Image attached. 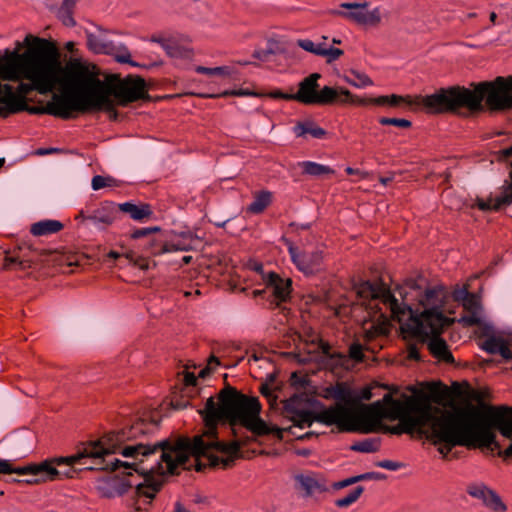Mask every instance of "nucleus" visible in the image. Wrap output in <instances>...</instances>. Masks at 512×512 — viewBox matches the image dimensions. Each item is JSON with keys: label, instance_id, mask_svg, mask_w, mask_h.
Listing matches in <instances>:
<instances>
[{"label": "nucleus", "instance_id": "1", "mask_svg": "<svg viewBox=\"0 0 512 512\" xmlns=\"http://www.w3.org/2000/svg\"><path fill=\"white\" fill-rule=\"evenodd\" d=\"M261 409L258 398L244 395L233 387H225L219 392L218 402L209 397L199 411L205 425V443L218 442L226 448H239V443L227 445L218 440L220 422H227L231 427L240 425L256 438L282 439L284 434H288L302 439L314 435V431L300 434L314 422L335 426L339 431L370 433L382 429L383 420H398L390 430L394 434H430L450 445L479 448L492 445L498 431V407L489 406L483 412L473 414L441 412L423 393L404 394L401 399L386 394L382 400L369 405L344 400L317 413L296 411L291 415L293 424L282 429L266 423L260 417Z\"/></svg>", "mask_w": 512, "mask_h": 512}, {"label": "nucleus", "instance_id": "2", "mask_svg": "<svg viewBox=\"0 0 512 512\" xmlns=\"http://www.w3.org/2000/svg\"><path fill=\"white\" fill-rule=\"evenodd\" d=\"M23 44L26 47L24 52H20V42L15 48L19 55L26 54L31 48L35 51L29 60L19 65L17 78L3 79L18 82L16 88L0 82L1 116L28 109L26 96L32 91L47 94L57 86L61 93L53 94L46 111L64 119L70 118L73 112L113 110L111 96L122 105L147 96L146 83L141 77L128 76L107 86L98 78L96 66L79 57H71L63 68L59 50L50 40L27 35Z\"/></svg>", "mask_w": 512, "mask_h": 512}, {"label": "nucleus", "instance_id": "3", "mask_svg": "<svg viewBox=\"0 0 512 512\" xmlns=\"http://www.w3.org/2000/svg\"><path fill=\"white\" fill-rule=\"evenodd\" d=\"M256 450H122V477L109 476L98 488L106 497L133 491L137 509L150 504L161 490L166 475L180 469L203 471L206 467L228 469L239 459H252Z\"/></svg>", "mask_w": 512, "mask_h": 512}, {"label": "nucleus", "instance_id": "4", "mask_svg": "<svg viewBox=\"0 0 512 512\" xmlns=\"http://www.w3.org/2000/svg\"><path fill=\"white\" fill-rule=\"evenodd\" d=\"M493 110L512 108V76L497 77L491 82H481L473 90L464 87H451L438 92L418 97L415 101L410 96L389 95L369 98L373 105L397 107L402 104H421L431 112L456 111L466 107L471 111L482 109V101Z\"/></svg>", "mask_w": 512, "mask_h": 512}, {"label": "nucleus", "instance_id": "5", "mask_svg": "<svg viewBox=\"0 0 512 512\" xmlns=\"http://www.w3.org/2000/svg\"><path fill=\"white\" fill-rule=\"evenodd\" d=\"M447 293L442 287L428 289L420 299L421 313L411 310V317L401 324V331L406 337H412L421 343L427 342L430 353L439 361L452 363L453 355L447 343L439 337L444 326L451 323L445 313L451 312L446 307Z\"/></svg>", "mask_w": 512, "mask_h": 512}, {"label": "nucleus", "instance_id": "6", "mask_svg": "<svg viewBox=\"0 0 512 512\" xmlns=\"http://www.w3.org/2000/svg\"><path fill=\"white\" fill-rule=\"evenodd\" d=\"M160 420L161 416L157 410L143 412L128 428L91 436L86 441L80 442V445L82 448H225L218 442L205 443L204 432L194 436L193 439L187 436H176L153 444L144 441L126 443V441L137 440L139 436L154 430Z\"/></svg>", "mask_w": 512, "mask_h": 512}, {"label": "nucleus", "instance_id": "7", "mask_svg": "<svg viewBox=\"0 0 512 512\" xmlns=\"http://www.w3.org/2000/svg\"><path fill=\"white\" fill-rule=\"evenodd\" d=\"M82 455L51 457L40 462H30L23 466H15L10 460L0 458V474H17L37 476L35 480H19L13 478L12 483L40 485L46 482L73 478V464L81 462Z\"/></svg>", "mask_w": 512, "mask_h": 512}, {"label": "nucleus", "instance_id": "8", "mask_svg": "<svg viewBox=\"0 0 512 512\" xmlns=\"http://www.w3.org/2000/svg\"><path fill=\"white\" fill-rule=\"evenodd\" d=\"M357 295L362 300H369V308L376 309L374 318L387 322L389 319L401 324L406 318L411 317L412 308L406 303H399L396 297L385 287L364 282L356 288Z\"/></svg>", "mask_w": 512, "mask_h": 512}, {"label": "nucleus", "instance_id": "9", "mask_svg": "<svg viewBox=\"0 0 512 512\" xmlns=\"http://www.w3.org/2000/svg\"><path fill=\"white\" fill-rule=\"evenodd\" d=\"M319 73H312L299 83L298 91L293 94L294 100L306 105H327L351 99L349 90L343 87L325 86L319 90Z\"/></svg>", "mask_w": 512, "mask_h": 512}, {"label": "nucleus", "instance_id": "10", "mask_svg": "<svg viewBox=\"0 0 512 512\" xmlns=\"http://www.w3.org/2000/svg\"><path fill=\"white\" fill-rule=\"evenodd\" d=\"M117 450H81L74 456L82 455L81 462L73 464V475L81 470H120V460L115 457Z\"/></svg>", "mask_w": 512, "mask_h": 512}, {"label": "nucleus", "instance_id": "11", "mask_svg": "<svg viewBox=\"0 0 512 512\" xmlns=\"http://www.w3.org/2000/svg\"><path fill=\"white\" fill-rule=\"evenodd\" d=\"M465 492L478 500L488 512H507L508 506L500 494L483 481H471L466 484Z\"/></svg>", "mask_w": 512, "mask_h": 512}, {"label": "nucleus", "instance_id": "12", "mask_svg": "<svg viewBox=\"0 0 512 512\" xmlns=\"http://www.w3.org/2000/svg\"><path fill=\"white\" fill-rule=\"evenodd\" d=\"M368 6L367 2L364 3H342L340 8L347 9L349 11L337 10L334 14L346 18L361 25H377L381 21V12L379 8L373 10H366Z\"/></svg>", "mask_w": 512, "mask_h": 512}, {"label": "nucleus", "instance_id": "13", "mask_svg": "<svg viewBox=\"0 0 512 512\" xmlns=\"http://www.w3.org/2000/svg\"><path fill=\"white\" fill-rule=\"evenodd\" d=\"M288 250L292 262L304 274L311 275L321 270L323 257L320 251H300L292 244H289Z\"/></svg>", "mask_w": 512, "mask_h": 512}, {"label": "nucleus", "instance_id": "14", "mask_svg": "<svg viewBox=\"0 0 512 512\" xmlns=\"http://www.w3.org/2000/svg\"><path fill=\"white\" fill-rule=\"evenodd\" d=\"M35 51L31 48L26 54L19 55V50L6 49L4 54L0 56V80L13 79L18 76V67L23 61L29 60L28 57Z\"/></svg>", "mask_w": 512, "mask_h": 512}, {"label": "nucleus", "instance_id": "15", "mask_svg": "<svg viewBox=\"0 0 512 512\" xmlns=\"http://www.w3.org/2000/svg\"><path fill=\"white\" fill-rule=\"evenodd\" d=\"M321 39L317 43L310 39H299L296 44L306 52L325 57L327 63H332L343 55V50L326 45L327 36H322Z\"/></svg>", "mask_w": 512, "mask_h": 512}, {"label": "nucleus", "instance_id": "16", "mask_svg": "<svg viewBox=\"0 0 512 512\" xmlns=\"http://www.w3.org/2000/svg\"><path fill=\"white\" fill-rule=\"evenodd\" d=\"M195 239L191 233H183L170 242L160 245L156 239L149 241L148 249L154 255L173 252V251H188L193 248Z\"/></svg>", "mask_w": 512, "mask_h": 512}, {"label": "nucleus", "instance_id": "17", "mask_svg": "<svg viewBox=\"0 0 512 512\" xmlns=\"http://www.w3.org/2000/svg\"><path fill=\"white\" fill-rule=\"evenodd\" d=\"M118 207L111 202H104L91 213L81 211L77 218L88 220L97 226H108L112 224L117 216Z\"/></svg>", "mask_w": 512, "mask_h": 512}, {"label": "nucleus", "instance_id": "18", "mask_svg": "<svg viewBox=\"0 0 512 512\" xmlns=\"http://www.w3.org/2000/svg\"><path fill=\"white\" fill-rule=\"evenodd\" d=\"M466 315L461 317L459 320L466 326L481 325L482 323V308L480 305L479 298L470 293V295L462 303Z\"/></svg>", "mask_w": 512, "mask_h": 512}, {"label": "nucleus", "instance_id": "19", "mask_svg": "<svg viewBox=\"0 0 512 512\" xmlns=\"http://www.w3.org/2000/svg\"><path fill=\"white\" fill-rule=\"evenodd\" d=\"M263 280L267 288L272 290V293L278 300L285 301L289 297L292 284L291 279H283L276 273L269 272L267 276H263Z\"/></svg>", "mask_w": 512, "mask_h": 512}, {"label": "nucleus", "instance_id": "20", "mask_svg": "<svg viewBox=\"0 0 512 512\" xmlns=\"http://www.w3.org/2000/svg\"><path fill=\"white\" fill-rule=\"evenodd\" d=\"M295 480L299 488L305 491L306 496H311L316 492H327L332 489L331 484L327 485L324 480L317 479L311 475H297Z\"/></svg>", "mask_w": 512, "mask_h": 512}, {"label": "nucleus", "instance_id": "21", "mask_svg": "<svg viewBox=\"0 0 512 512\" xmlns=\"http://www.w3.org/2000/svg\"><path fill=\"white\" fill-rule=\"evenodd\" d=\"M482 349L490 354H500L504 359L510 360L511 348L508 343L499 336H488L481 345Z\"/></svg>", "mask_w": 512, "mask_h": 512}, {"label": "nucleus", "instance_id": "22", "mask_svg": "<svg viewBox=\"0 0 512 512\" xmlns=\"http://www.w3.org/2000/svg\"><path fill=\"white\" fill-rule=\"evenodd\" d=\"M387 476L380 472H367L355 476H351L349 478L343 479L341 481L333 482L331 483L332 490H340L343 488H346L348 486H351L353 484L362 482V481H381L385 480Z\"/></svg>", "mask_w": 512, "mask_h": 512}, {"label": "nucleus", "instance_id": "23", "mask_svg": "<svg viewBox=\"0 0 512 512\" xmlns=\"http://www.w3.org/2000/svg\"><path fill=\"white\" fill-rule=\"evenodd\" d=\"M63 224L58 220L46 219L34 223L31 226V233L35 236H47L62 230Z\"/></svg>", "mask_w": 512, "mask_h": 512}, {"label": "nucleus", "instance_id": "24", "mask_svg": "<svg viewBox=\"0 0 512 512\" xmlns=\"http://www.w3.org/2000/svg\"><path fill=\"white\" fill-rule=\"evenodd\" d=\"M293 132L296 137L310 135L316 139H322L326 135V131L317 126L313 121L298 122L293 128Z\"/></svg>", "mask_w": 512, "mask_h": 512}, {"label": "nucleus", "instance_id": "25", "mask_svg": "<svg viewBox=\"0 0 512 512\" xmlns=\"http://www.w3.org/2000/svg\"><path fill=\"white\" fill-rule=\"evenodd\" d=\"M118 210L127 213L132 219L141 221L144 218L151 216L152 211L149 205L141 204L136 205L130 202L122 203L118 205Z\"/></svg>", "mask_w": 512, "mask_h": 512}, {"label": "nucleus", "instance_id": "26", "mask_svg": "<svg viewBox=\"0 0 512 512\" xmlns=\"http://www.w3.org/2000/svg\"><path fill=\"white\" fill-rule=\"evenodd\" d=\"M87 47L96 54H107L112 51V42L104 39L99 35L87 32Z\"/></svg>", "mask_w": 512, "mask_h": 512}, {"label": "nucleus", "instance_id": "27", "mask_svg": "<svg viewBox=\"0 0 512 512\" xmlns=\"http://www.w3.org/2000/svg\"><path fill=\"white\" fill-rule=\"evenodd\" d=\"M298 166L302 168L304 174L310 176H321L324 174H332L334 172L329 166L312 161L299 162Z\"/></svg>", "mask_w": 512, "mask_h": 512}, {"label": "nucleus", "instance_id": "28", "mask_svg": "<svg viewBox=\"0 0 512 512\" xmlns=\"http://www.w3.org/2000/svg\"><path fill=\"white\" fill-rule=\"evenodd\" d=\"M272 194L269 191H262L255 195L254 200L248 207V211L254 214H258L264 211V209L271 203Z\"/></svg>", "mask_w": 512, "mask_h": 512}, {"label": "nucleus", "instance_id": "29", "mask_svg": "<svg viewBox=\"0 0 512 512\" xmlns=\"http://www.w3.org/2000/svg\"><path fill=\"white\" fill-rule=\"evenodd\" d=\"M32 265L29 259L21 258L17 255L7 254L4 257L3 266L6 269H26Z\"/></svg>", "mask_w": 512, "mask_h": 512}, {"label": "nucleus", "instance_id": "30", "mask_svg": "<svg viewBox=\"0 0 512 512\" xmlns=\"http://www.w3.org/2000/svg\"><path fill=\"white\" fill-rule=\"evenodd\" d=\"M364 492L363 486H357L352 491H350L345 497L339 498L335 501V505L338 508H347L358 501L360 496Z\"/></svg>", "mask_w": 512, "mask_h": 512}, {"label": "nucleus", "instance_id": "31", "mask_svg": "<svg viewBox=\"0 0 512 512\" xmlns=\"http://www.w3.org/2000/svg\"><path fill=\"white\" fill-rule=\"evenodd\" d=\"M345 80L356 88H364L373 84V81L366 74L356 71H352L350 76H347Z\"/></svg>", "mask_w": 512, "mask_h": 512}, {"label": "nucleus", "instance_id": "32", "mask_svg": "<svg viewBox=\"0 0 512 512\" xmlns=\"http://www.w3.org/2000/svg\"><path fill=\"white\" fill-rule=\"evenodd\" d=\"M107 55H110L115 58V60L119 63H129L133 66H136V63L131 61V55L127 47L120 45L116 46L112 44V51L110 53H107Z\"/></svg>", "mask_w": 512, "mask_h": 512}, {"label": "nucleus", "instance_id": "33", "mask_svg": "<svg viewBox=\"0 0 512 512\" xmlns=\"http://www.w3.org/2000/svg\"><path fill=\"white\" fill-rule=\"evenodd\" d=\"M115 185V179L112 177H105L101 175H96L92 178L91 186L93 190H100L105 187H112Z\"/></svg>", "mask_w": 512, "mask_h": 512}, {"label": "nucleus", "instance_id": "34", "mask_svg": "<svg viewBox=\"0 0 512 512\" xmlns=\"http://www.w3.org/2000/svg\"><path fill=\"white\" fill-rule=\"evenodd\" d=\"M379 123L382 125H393V126H397L399 128H409L412 125L411 122L406 119L387 118V117H381L379 119Z\"/></svg>", "mask_w": 512, "mask_h": 512}, {"label": "nucleus", "instance_id": "35", "mask_svg": "<svg viewBox=\"0 0 512 512\" xmlns=\"http://www.w3.org/2000/svg\"><path fill=\"white\" fill-rule=\"evenodd\" d=\"M375 466L387 469L390 471H397L401 468L406 467V464L400 461H393V460H381L375 462Z\"/></svg>", "mask_w": 512, "mask_h": 512}, {"label": "nucleus", "instance_id": "36", "mask_svg": "<svg viewBox=\"0 0 512 512\" xmlns=\"http://www.w3.org/2000/svg\"><path fill=\"white\" fill-rule=\"evenodd\" d=\"M489 452L486 453V457L488 458H494L499 457L502 459V461L506 464L512 463V450H488Z\"/></svg>", "mask_w": 512, "mask_h": 512}, {"label": "nucleus", "instance_id": "37", "mask_svg": "<svg viewBox=\"0 0 512 512\" xmlns=\"http://www.w3.org/2000/svg\"><path fill=\"white\" fill-rule=\"evenodd\" d=\"M440 458L445 461L457 460L465 457L464 450H438Z\"/></svg>", "mask_w": 512, "mask_h": 512}, {"label": "nucleus", "instance_id": "38", "mask_svg": "<svg viewBox=\"0 0 512 512\" xmlns=\"http://www.w3.org/2000/svg\"><path fill=\"white\" fill-rule=\"evenodd\" d=\"M227 96H262V94L251 92L245 89H237V90H227L217 95V97H227Z\"/></svg>", "mask_w": 512, "mask_h": 512}, {"label": "nucleus", "instance_id": "39", "mask_svg": "<svg viewBox=\"0 0 512 512\" xmlns=\"http://www.w3.org/2000/svg\"><path fill=\"white\" fill-rule=\"evenodd\" d=\"M219 365V359L215 356H211L208 360L206 368L199 372V376L204 378L206 375L210 374L211 371L215 370Z\"/></svg>", "mask_w": 512, "mask_h": 512}, {"label": "nucleus", "instance_id": "40", "mask_svg": "<svg viewBox=\"0 0 512 512\" xmlns=\"http://www.w3.org/2000/svg\"><path fill=\"white\" fill-rule=\"evenodd\" d=\"M159 231V228L158 227H153V228H139V229H136L132 232L131 234V237L133 239H139V238H142V237H147V236H150L151 234L153 233H156Z\"/></svg>", "mask_w": 512, "mask_h": 512}, {"label": "nucleus", "instance_id": "41", "mask_svg": "<svg viewBox=\"0 0 512 512\" xmlns=\"http://www.w3.org/2000/svg\"><path fill=\"white\" fill-rule=\"evenodd\" d=\"M349 356L356 361H362L364 356L362 345L359 343H353L349 348Z\"/></svg>", "mask_w": 512, "mask_h": 512}, {"label": "nucleus", "instance_id": "42", "mask_svg": "<svg viewBox=\"0 0 512 512\" xmlns=\"http://www.w3.org/2000/svg\"><path fill=\"white\" fill-rule=\"evenodd\" d=\"M469 295H470V293L468 292V290L465 287L457 288L452 293V297H453L454 301H456L460 304H462Z\"/></svg>", "mask_w": 512, "mask_h": 512}, {"label": "nucleus", "instance_id": "43", "mask_svg": "<svg viewBox=\"0 0 512 512\" xmlns=\"http://www.w3.org/2000/svg\"><path fill=\"white\" fill-rule=\"evenodd\" d=\"M215 76L227 77L234 73L233 68L229 66L214 67Z\"/></svg>", "mask_w": 512, "mask_h": 512}, {"label": "nucleus", "instance_id": "44", "mask_svg": "<svg viewBox=\"0 0 512 512\" xmlns=\"http://www.w3.org/2000/svg\"><path fill=\"white\" fill-rule=\"evenodd\" d=\"M267 96L275 99L294 100L293 94L283 93L279 90L272 91Z\"/></svg>", "mask_w": 512, "mask_h": 512}, {"label": "nucleus", "instance_id": "45", "mask_svg": "<svg viewBox=\"0 0 512 512\" xmlns=\"http://www.w3.org/2000/svg\"><path fill=\"white\" fill-rule=\"evenodd\" d=\"M350 98L351 99H348V100L344 101V103H354V104H358V105H369V104H372L369 101V98H360V97L352 95V94H351ZM340 103L343 104V102H340Z\"/></svg>", "mask_w": 512, "mask_h": 512}, {"label": "nucleus", "instance_id": "46", "mask_svg": "<svg viewBox=\"0 0 512 512\" xmlns=\"http://www.w3.org/2000/svg\"><path fill=\"white\" fill-rule=\"evenodd\" d=\"M76 1L75 0H64L62 3V6L59 10V13H69L73 11V8L75 6Z\"/></svg>", "mask_w": 512, "mask_h": 512}, {"label": "nucleus", "instance_id": "47", "mask_svg": "<svg viewBox=\"0 0 512 512\" xmlns=\"http://www.w3.org/2000/svg\"><path fill=\"white\" fill-rule=\"evenodd\" d=\"M407 352H408L409 359H413V360L420 359L419 350L416 345H413V344L409 345Z\"/></svg>", "mask_w": 512, "mask_h": 512}, {"label": "nucleus", "instance_id": "48", "mask_svg": "<svg viewBox=\"0 0 512 512\" xmlns=\"http://www.w3.org/2000/svg\"><path fill=\"white\" fill-rule=\"evenodd\" d=\"M59 16L62 20V22L66 25V26H72L74 25V19L72 17V12H69V13H59Z\"/></svg>", "mask_w": 512, "mask_h": 512}, {"label": "nucleus", "instance_id": "49", "mask_svg": "<svg viewBox=\"0 0 512 512\" xmlns=\"http://www.w3.org/2000/svg\"><path fill=\"white\" fill-rule=\"evenodd\" d=\"M196 377L193 373L191 372H186L185 376H184V382H185V385L187 386H192V385H195L196 384Z\"/></svg>", "mask_w": 512, "mask_h": 512}, {"label": "nucleus", "instance_id": "50", "mask_svg": "<svg viewBox=\"0 0 512 512\" xmlns=\"http://www.w3.org/2000/svg\"><path fill=\"white\" fill-rule=\"evenodd\" d=\"M196 72L200 74H206L209 76H215L214 68H208L204 66H198L196 67Z\"/></svg>", "mask_w": 512, "mask_h": 512}, {"label": "nucleus", "instance_id": "51", "mask_svg": "<svg viewBox=\"0 0 512 512\" xmlns=\"http://www.w3.org/2000/svg\"><path fill=\"white\" fill-rule=\"evenodd\" d=\"M56 152H58L57 148H48V149L40 148L35 153H36V155L43 156V155H48V154H52V153H56Z\"/></svg>", "mask_w": 512, "mask_h": 512}, {"label": "nucleus", "instance_id": "52", "mask_svg": "<svg viewBox=\"0 0 512 512\" xmlns=\"http://www.w3.org/2000/svg\"><path fill=\"white\" fill-rule=\"evenodd\" d=\"M135 265H137L142 270H146L149 268L148 260L143 259V258H137L135 260Z\"/></svg>", "mask_w": 512, "mask_h": 512}, {"label": "nucleus", "instance_id": "53", "mask_svg": "<svg viewBox=\"0 0 512 512\" xmlns=\"http://www.w3.org/2000/svg\"><path fill=\"white\" fill-rule=\"evenodd\" d=\"M258 455H264V456H267V457H276V456H279L280 454L278 453L277 450H265V449H262V450H259Z\"/></svg>", "mask_w": 512, "mask_h": 512}, {"label": "nucleus", "instance_id": "54", "mask_svg": "<svg viewBox=\"0 0 512 512\" xmlns=\"http://www.w3.org/2000/svg\"><path fill=\"white\" fill-rule=\"evenodd\" d=\"M75 46H76V45H75V43H74V42L69 41V42H67V43L65 44V49H66L68 52H70L71 54H76L77 49H76V47H75Z\"/></svg>", "mask_w": 512, "mask_h": 512}, {"label": "nucleus", "instance_id": "55", "mask_svg": "<svg viewBox=\"0 0 512 512\" xmlns=\"http://www.w3.org/2000/svg\"><path fill=\"white\" fill-rule=\"evenodd\" d=\"M251 268H252L254 271H256V272L260 273L262 277H263V276H267V274H264V273H263V266H262V264H260V263H253V264L251 265Z\"/></svg>", "mask_w": 512, "mask_h": 512}, {"label": "nucleus", "instance_id": "56", "mask_svg": "<svg viewBox=\"0 0 512 512\" xmlns=\"http://www.w3.org/2000/svg\"><path fill=\"white\" fill-rule=\"evenodd\" d=\"M269 54V52H266V51H256L254 53V57L260 59V60H265L266 59V56Z\"/></svg>", "mask_w": 512, "mask_h": 512}, {"label": "nucleus", "instance_id": "57", "mask_svg": "<svg viewBox=\"0 0 512 512\" xmlns=\"http://www.w3.org/2000/svg\"><path fill=\"white\" fill-rule=\"evenodd\" d=\"M500 153L503 158H508L512 155V147L503 149Z\"/></svg>", "mask_w": 512, "mask_h": 512}, {"label": "nucleus", "instance_id": "58", "mask_svg": "<svg viewBox=\"0 0 512 512\" xmlns=\"http://www.w3.org/2000/svg\"><path fill=\"white\" fill-rule=\"evenodd\" d=\"M323 354L329 355L330 346L327 343H321L320 345Z\"/></svg>", "mask_w": 512, "mask_h": 512}, {"label": "nucleus", "instance_id": "59", "mask_svg": "<svg viewBox=\"0 0 512 512\" xmlns=\"http://www.w3.org/2000/svg\"><path fill=\"white\" fill-rule=\"evenodd\" d=\"M297 451V455L299 456H303V457H307L309 456V452L310 450H296Z\"/></svg>", "mask_w": 512, "mask_h": 512}, {"label": "nucleus", "instance_id": "60", "mask_svg": "<svg viewBox=\"0 0 512 512\" xmlns=\"http://www.w3.org/2000/svg\"><path fill=\"white\" fill-rule=\"evenodd\" d=\"M120 254L118 252H115V251H111L109 254H108V257L109 258H112V259H117L119 258Z\"/></svg>", "mask_w": 512, "mask_h": 512}, {"label": "nucleus", "instance_id": "61", "mask_svg": "<svg viewBox=\"0 0 512 512\" xmlns=\"http://www.w3.org/2000/svg\"><path fill=\"white\" fill-rule=\"evenodd\" d=\"M346 172H347V174H350V175L351 174H359L360 173L358 170H355V169H353L351 167H347L346 168Z\"/></svg>", "mask_w": 512, "mask_h": 512}, {"label": "nucleus", "instance_id": "62", "mask_svg": "<svg viewBox=\"0 0 512 512\" xmlns=\"http://www.w3.org/2000/svg\"><path fill=\"white\" fill-rule=\"evenodd\" d=\"M261 357L258 356L256 353H253L251 354V356L249 357L248 361L250 362L251 360H254V361H258Z\"/></svg>", "mask_w": 512, "mask_h": 512}, {"label": "nucleus", "instance_id": "63", "mask_svg": "<svg viewBox=\"0 0 512 512\" xmlns=\"http://www.w3.org/2000/svg\"><path fill=\"white\" fill-rule=\"evenodd\" d=\"M391 181V178H388V177H381L380 178V182L383 184V185H386L387 183H389Z\"/></svg>", "mask_w": 512, "mask_h": 512}, {"label": "nucleus", "instance_id": "64", "mask_svg": "<svg viewBox=\"0 0 512 512\" xmlns=\"http://www.w3.org/2000/svg\"><path fill=\"white\" fill-rule=\"evenodd\" d=\"M496 18H497V14H496L495 12H492V13L490 14V21H491L492 23H495Z\"/></svg>", "mask_w": 512, "mask_h": 512}]
</instances>
